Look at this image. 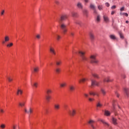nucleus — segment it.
<instances>
[{"instance_id":"55","label":"nucleus","mask_w":129,"mask_h":129,"mask_svg":"<svg viewBox=\"0 0 129 129\" xmlns=\"http://www.w3.org/2000/svg\"><path fill=\"white\" fill-rule=\"evenodd\" d=\"M105 6H106L107 8H108V7H109V4L108 3H106Z\"/></svg>"},{"instance_id":"54","label":"nucleus","mask_w":129,"mask_h":129,"mask_svg":"<svg viewBox=\"0 0 129 129\" xmlns=\"http://www.w3.org/2000/svg\"><path fill=\"white\" fill-rule=\"evenodd\" d=\"M84 96H85V97L87 98L88 97V96H89V95H88V94H87V93H85L84 94Z\"/></svg>"},{"instance_id":"21","label":"nucleus","mask_w":129,"mask_h":129,"mask_svg":"<svg viewBox=\"0 0 129 129\" xmlns=\"http://www.w3.org/2000/svg\"><path fill=\"white\" fill-rule=\"evenodd\" d=\"M72 15L74 18H77L78 14L76 12H72Z\"/></svg>"},{"instance_id":"9","label":"nucleus","mask_w":129,"mask_h":129,"mask_svg":"<svg viewBox=\"0 0 129 129\" xmlns=\"http://www.w3.org/2000/svg\"><path fill=\"white\" fill-rule=\"evenodd\" d=\"M54 108L55 110H59L60 108V104L56 103L54 105Z\"/></svg>"},{"instance_id":"18","label":"nucleus","mask_w":129,"mask_h":129,"mask_svg":"<svg viewBox=\"0 0 129 129\" xmlns=\"http://www.w3.org/2000/svg\"><path fill=\"white\" fill-rule=\"evenodd\" d=\"M89 94L90 95H93V96H95V95H96L97 96H99V94L98 93H96L93 92H90Z\"/></svg>"},{"instance_id":"37","label":"nucleus","mask_w":129,"mask_h":129,"mask_svg":"<svg viewBox=\"0 0 129 129\" xmlns=\"http://www.w3.org/2000/svg\"><path fill=\"white\" fill-rule=\"evenodd\" d=\"M13 45L14 44L12 42H11L7 45V47H8V48H10L11 47H13Z\"/></svg>"},{"instance_id":"36","label":"nucleus","mask_w":129,"mask_h":129,"mask_svg":"<svg viewBox=\"0 0 129 129\" xmlns=\"http://www.w3.org/2000/svg\"><path fill=\"white\" fill-rule=\"evenodd\" d=\"M45 98L47 101H50V99H51V97L50 95H47L46 96Z\"/></svg>"},{"instance_id":"26","label":"nucleus","mask_w":129,"mask_h":129,"mask_svg":"<svg viewBox=\"0 0 129 129\" xmlns=\"http://www.w3.org/2000/svg\"><path fill=\"white\" fill-rule=\"evenodd\" d=\"M90 9L93 10V11L96 9V7H95V6L93 4H90Z\"/></svg>"},{"instance_id":"49","label":"nucleus","mask_w":129,"mask_h":129,"mask_svg":"<svg viewBox=\"0 0 129 129\" xmlns=\"http://www.w3.org/2000/svg\"><path fill=\"white\" fill-rule=\"evenodd\" d=\"M116 8V6L115 5H114V6H112L111 8V9L112 10H114Z\"/></svg>"},{"instance_id":"32","label":"nucleus","mask_w":129,"mask_h":129,"mask_svg":"<svg viewBox=\"0 0 129 129\" xmlns=\"http://www.w3.org/2000/svg\"><path fill=\"white\" fill-rule=\"evenodd\" d=\"M46 93L47 94L49 95L51 93H52V90L50 89H47L46 90Z\"/></svg>"},{"instance_id":"16","label":"nucleus","mask_w":129,"mask_h":129,"mask_svg":"<svg viewBox=\"0 0 129 129\" xmlns=\"http://www.w3.org/2000/svg\"><path fill=\"white\" fill-rule=\"evenodd\" d=\"M92 75L94 78H97V79H99V76L96 73H92Z\"/></svg>"},{"instance_id":"48","label":"nucleus","mask_w":129,"mask_h":129,"mask_svg":"<svg viewBox=\"0 0 129 129\" xmlns=\"http://www.w3.org/2000/svg\"><path fill=\"white\" fill-rule=\"evenodd\" d=\"M37 39H40L41 38V35L40 34H37L36 36Z\"/></svg>"},{"instance_id":"41","label":"nucleus","mask_w":129,"mask_h":129,"mask_svg":"<svg viewBox=\"0 0 129 129\" xmlns=\"http://www.w3.org/2000/svg\"><path fill=\"white\" fill-rule=\"evenodd\" d=\"M19 104V106H21L22 107H23V106H25V102H24L22 103L20 102Z\"/></svg>"},{"instance_id":"15","label":"nucleus","mask_w":129,"mask_h":129,"mask_svg":"<svg viewBox=\"0 0 129 129\" xmlns=\"http://www.w3.org/2000/svg\"><path fill=\"white\" fill-rule=\"evenodd\" d=\"M104 21L106 22V23H108L109 22V19H108V17L105 15H104L103 16Z\"/></svg>"},{"instance_id":"8","label":"nucleus","mask_w":129,"mask_h":129,"mask_svg":"<svg viewBox=\"0 0 129 129\" xmlns=\"http://www.w3.org/2000/svg\"><path fill=\"white\" fill-rule=\"evenodd\" d=\"M69 89L71 92H72L75 90V86H74L73 85H71L69 87Z\"/></svg>"},{"instance_id":"14","label":"nucleus","mask_w":129,"mask_h":129,"mask_svg":"<svg viewBox=\"0 0 129 129\" xmlns=\"http://www.w3.org/2000/svg\"><path fill=\"white\" fill-rule=\"evenodd\" d=\"M112 81L109 79V77H107L103 79L104 82H111Z\"/></svg>"},{"instance_id":"1","label":"nucleus","mask_w":129,"mask_h":129,"mask_svg":"<svg viewBox=\"0 0 129 129\" xmlns=\"http://www.w3.org/2000/svg\"><path fill=\"white\" fill-rule=\"evenodd\" d=\"M58 23L59 24V27L62 31L63 34L65 35L67 31H68V29H67V25L65 24V23L64 22H58Z\"/></svg>"},{"instance_id":"50","label":"nucleus","mask_w":129,"mask_h":129,"mask_svg":"<svg viewBox=\"0 0 129 129\" xmlns=\"http://www.w3.org/2000/svg\"><path fill=\"white\" fill-rule=\"evenodd\" d=\"M4 14H5V10H3V11L1 12V16H4Z\"/></svg>"},{"instance_id":"46","label":"nucleus","mask_w":129,"mask_h":129,"mask_svg":"<svg viewBox=\"0 0 129 129\" xmlns=\"http://www.w3.org/2000/svg\"><path fill=\"white\" fill-rule=\"evenodd\" d=\"M33 86H34L35 88H37L38 87V83H34L33 84Z\"/></svg>"},{"instance_id":"29","label":"nucleus","mask_w":129,"mask_h":129,"mask_svg":"<svg viewBox=\"0 0 129 129\" xmlns=\"http://www.w3.org/2000/svg\"><path fill=\"white\" fill-rule=\"evenodd\" d=\"M124 92L127 96H128V89L124 88Z\"/></svg>"},{"instance_id":"47","label":"nucleus","mask_w":129,"mask_h":129,"mask_svg":"<svg viewBox=\"0 0 129 129\" xmlns=\"http://www.w3.org/2000/svg\"><path fill=\"white\" fill-rule=\"evenodd\" d=\"M88 99L91 102L94 101V99L92 98H89Z\"/></svg>"},{"instance_id":"20","label":"nucleus","mask_w":129,"mask_h":129,"mask_svg":"<svg viewBox=\"0 0 129 129\" xmlns=\"http://www.w3.org/2000/svg\"><path fill=\"white\" fill-rule=\"evenodd\" d=\"M55 71L56 73H57V74H59V73L61 72V69H60V68H56L55 69Z\"/></svg>"},{"instance_id":"62","label":"nucleus","mask_w":129,"mask_h":129,"mask_svg":"<svg viewBox=\"0 0 129 129\" xmlns=\"http://www.w3.org/2000/svg\"><path fill=\"white\" fill-rule=\"evenodd\" d=\"M6 42H7V41H6V40H4V41H2L3 44H5Z\"/></svg>"},{"instance_id":"53","label":"nucleus","mask_w":129,"mask_h":129,"mask_svg":"<svg viewBox=\"0 0 129 129\" xmlns=\"http://www.w3.org/2000/svg\"><path fill=\"white\" fill-rule=\"evenodd\" d=\"M93 11H94V14H95V15H97V11H96V9H95Z\"/></svg>"},{"instance_id":"45","label":"nucleus","mask_w":129,"mask_h":129,"mask_svg":"<svg viewBox=\"0 0 129 129\" xmlns=\"http://www.w3.org/2000/svg\"><path fill=\"white\" fill-rule=\"evenodd\" d=\"M85 81H86V79L84 78V79H82V80H80L79 81V82H85Z\"/></svg>"},{"instance_id":"33","label":"nucleus","mask_w":129,"mask_h":129,"mask_svg":"<svg viewBox=\"0 0 129 129\" xmlns=\"http://www.w3.org/2000/svg\"><path fill=\"white\" fill-rule=\"evenodd\" d=\"M118 34H119V36H120V38H121V39H123L124 37H123V34H122V33H121V32H120V31H119L118 32Z\"/></svg>"},{"instance_id":"44","label":"nucleus","mask_w":129,"mask_h":129,"mask_svg":"<svg viewBox=\"0 0 129 129\" xmlns=\"http://www.w3.org/2000/svg\"><path fill=\"white\" fill-rule=\"evenodd\" d=\"M60 39H61V36H60V35H56V40H57V41H59Z\"/></svg>"},{"instance_id":"3","label":"nucleus","mask_w":129,"mask_h":129,"mask_svg":"<svg viewBox=\"0 0 129 129\" xmlns=\"http://www.w3.org/2000/svg\"><path fill=\"white\" fill-rule=\"evenodd\" d=\"M79 53L80 54V56L83 62H85V61H87V57L85 56V52L79 51Z\"/></svg>"},{"instance_id":"38","label":"nucleus","mask_w":129,"mask_h":129,"mask_svg":"<svg viewBox=\"0 0 129 129\" xmlns=\"http://www.w3.org/2000/svg\"><path fill=\"white\" fill-rule=\"evenodd\" d=\"M96 21L98 23L99 22H100V16L97 15V18H96Z\"/></svg>"},{"instance_id":"23","label":"nucleus","mask_w":129,"mask_h":129,"mask_svg":"<svg viewBox=\"0 0 129 129\" xmlns=\"http://www.w3.org/2000/svg\"><path fill=\"white\" fill-rule=\"evenodd\" d=\"M101 92L103 95H105L106 94V92L105 91V90L104 89L101 88Z\"/></svg>"},{"instance_id":"35","label":"nucleus","mask_w":129,"mask_h":129,"mask_svg":"<svg viewBox=\"0 0 129 129\" xmlns=\"http://www.w3.org/2000/svg\"><path fill=\"white\" fill-rule=\"evenodd\" d=\"M32 112H33V109H32V108L30 107L29 110L27 111V113L28 114H31Z\"/></svg>"},{"instance_id":"30","label":"nucleus","mask_w":129,"mask_h":129,"mask_svg":"<svg viewBox=\"0 0 129 129\" xmlns=\"http://www.w3.org/2000/svg\"><path fill=\"white\" fill-rule=\"evenodd\" d=\"M91 86H94V85H95L96 81L94 80H91Z\"/></svg>"},{"instance_id":"24","label":"nucleus","mask_w":129,"mask_h":129,"mask_svg":"<svg viewBox=\"0 0 129 129\" xmlns=\"http://www.w3.org/2000/svg\"><path fill=\"white\" fill-rule=\"evenodd\" d=\"M104 114L105 115H106V116H109V115H110V112L107 110H105Z\"/></svg>"},{"instance_id":"64","label":"nucleus","mask_w":129,"mask_h":129,"mask_svg":"<svg viewBox=\"0 0 129 129\" xmlns=\"http://www.w3.org/2000/svg\"><path fill=\"white\" fill-rule=\"evenodd\" d=\"M122 78H125V75H123L122 76Z\"/></svg>"},{"instance_id":"58","label":"nucleus","mask_w":129,"mask_h":129,"mask_svg":"<svg viewBox=\"0 0 129 129\" xmlns=\"http://www.w3.org/2000/svg\"><path fill=\"white\" fill-rule=\"evenodd\" d=\"M0 111H1V112H2V113L5 112V111H4V110L3 109H0Z\"/></svg>"},{"instance_id":"13","label":"nucleus","mask_w":129,"mask_h":129,"mask_svg":"<svg viewBox=\"0 0 129 129\" xmlns=\"http://www.w3.org/2000/svg\"><path fill=\"white\" fill-rule=\"evenodd\" d=\"M109 38L111 39V40H117V38H116V36L113 34H111L109 35Z\"/></svg>"},{"instance_id":"5","label":"nucleus","mask_w":129,"mask_h":129,"mask_svg":"<svg viewBox=\"0 0 129 129\" xmlns=\"http://www.w3.org/2000/svg\"><path fill=\"white\" fill-rule=\"evenodd\" d=\"M94 122H95V121L92 119H90L88 121L89 124H90L92 129H96V126L94 124Z\"/></svg>"},{"instance_id":"22","label":"nucleus","mask_w":129,"mask_h":129,"mask_svg":"<svg viewBox=\"0 0 129 129\" xmlns=\"http://www.w3.org/2000/svg\"><path fill=\"white\" fill-rule=\"evenodd\" d=\"M17 95H19V94H20V95H22V94H23V90L18 89L17 90Z\"/></svg>"},{"instance_id":"19","label":"nucleus","mask_w":129,"mask_h":129,"mask_svg":"<svg viewBox=\"0 0 129 129\" xmlns=\"http://www.w3.org/2000/svg\"><path fill=\"white\" fill-rule=\"evenodd\" d=\"M67 84L66 82H62V83L60 84V87L61 88H63V87H66Z\"/></svg>"},{"instance_id":"57","label":"nucleus","mask_w":129,"mask_h":129,"mask_svg":"<svg viewBox=\"0 0 129 129\" xmlns=\"http://www.w3.org/2000/svg\"><path fill=\"white\" fill-rule=\"evenodd\" d=\"M70 34H71V36L72 37H73V36H74V33L71 32Z\"/></svg>"},{"instance_id":"39","label":"nucleus","mask_w":129,"mask_h":129,"mask_svg":"<svg viewBox=\"0 0 129 129\" xmlns=\"http://www.w3.org/2000/svg\"><path fill=\"white\" fill-rule=\"evenodd\" d=\"M7 79L9 82H12V81H13V78L10 77H7Z\"/></svg>"},{"instance_id":"61","label":"nucleus","mask_w":129,"mask_h":129,"mask_svg":"<svg viewBox=\"0 0 129 129\" xmlns=\"http://www.w3.org/2000/svg\"><path fill=\"white\" fill-rule=\"evenodd\" d=\"M115 13V12H114V11H112V12H111V15H114Z\"/></svg>"},{"instance_id":"60","label":"nucleus","mask_w":129,"mask_h":129,"mask_svg":"<svg viewBox=\"0 0 129 129\" xmlns=\"http://www.w3.org/2000/svg\"><path fill=\"white\" fill-rule=\"evenodd\" d=\"M124 15L126 16V17H128V14L127 13H123Z\"/></svg>"},{"instance_id":"12","label":"nucleus","mask_w":129,"mask_h":129,"mask_svg":"<svg viewBox=\"0 0 129 129\" xmlns=\"http://www.w3.org/2000/svg\"><path fill=\"white\" fill-rule=\"evenodd\" d=\"M49 51L50 53L53 55H56V51H55V49L53 47H51L49 49Z\"/></svg>"},{"instance_id":"56","label":"nucleus","mask_w":129,"mask_h":129,"mask_svg":"<svg viewBox=\"0 0 129 129\" xmlns=\"http://www.w3.org/2000/svg\"><path fill=\"white\" fill-rule=\"evenodd\" d=\"M120 10L121 11V12H122V11H124V7H122L121 8H120Z\"/></svg>"},{"instance_id":"17","label":"nucleus","mask_w":129,"mask_h":129,"mask_svg":"<svg viewBox=\"0 0 129 129\" xmlns=\"http://www.w3.org/2000/svg\"><path fill=\"white\" fill-rule=\"evenodd\" d=\"M39 72V67H35L33 68V72L34 73H37V72Z\"/></svg>"},{"instance_id":"27","label":"nucleus","mask_w":129,"mask_h":129,"mask_svg":"<svg viewBox=\"0 0 129 129\" xmlns=\"http://www.w3.org/2000/svg\"><path fill=\"white\" fill-rule=\"evenodd\" d=\"M90 38L91 40H94V34H93V33L90 32Z\"/></svg>"},{"instance_id":"63","label":"nucleus","mask_w":129,"mask_h":129,"mask_svg":"<svg viewBox=\"0 0 129 129\" xmlns=\"http://www.w3.org/2000/svg\"><path fill=\"white\" fill-rule=\"evenodd\" d=\"M16 126L13 125V129H16Z\"/></svg>"},{"instance_id":"42","label":"nucleus","mask_w":129,"mask_h":129,"mask_svg":"<svg viewBox=\"0 0 129 129\" xmlns=\"http://www.w3.org/2000/svg\"><path fill=\"white\" fill-rule=\"evenodd\" d=\"M0 127L2 129L6 128V124H2L0 126Z\"/></svg>"},{"instance_id":"25","label":"nucleus","mask_w":129,"mask_h":129,"mask_svg":"<svg viewBox=\"0 0 129 129\" xmlns=\"http://www.w3.org/2000/svg\"><path fill=\"white\" fill-rule=\"evenodd\" d=\"M83 13L85 16H87V15H88V11L87 9L83 10Z\"/></svg>"},{"instance_id":"51","label":"nucleus","mask_w":129,"mask_h":129,"mask_svg":"<svg viewBox=\"0 0 129 129\" xmlns=\"http://www.w3.org/2000/svg\"><path fill=\"white\" fill-rule=\"evenodd\" d=\"M95 85L96 86H99V83L97 82V81H96V83L95 84Z\"/></svg>"},{"instance_id":"11","label":"nucleus","mask_w":129,"mask_h":129,"mask_svg":"<svg viewBox=\"0 0 129 129\" xmlns=\"http://www.w3.org/2000/svg\"><path fill=\"white\" fill-rule=\"evenodd\" d=\"M77 7L78 8V9H80V10H82L83 9V5H82V3L80 2H78L77 4Z\"/></svg>"},{"instance_id":"34","label":"nucleus","mask_w":129,"mask_h":129,"mask_svg":"<svg viewBox=\"0 0 129 129\" xmlns=\"http://www.w3.org/2000/svg\"><path fill=\"white\" fill-rule=\"evenodd\" d=\"M61 64H62V61L61 60L56 61V65L57 66H59V65H61Z\"/></svg>"},{"instance_id":"52","label":"nucleus","mask_w":129,"mask_h":129,"mask_svg":"<svg viewBox=\"0 0 129 129\" xmlns=\"http://www.w3.org/2000/svg\"><path fill=\"white\" fill-rule=\"evenodd\" d=\"M95 85L96 86H99V83L97 82V81H96V83L95 84Z\"/></svg>"},{"instance_id":"4","label":"nucleus","mask_w":129,"mask_h":129,"mask_svg":"<svg viewBox=\"0 0 129 129\" xmlns=\"http://www.w3.org/2000/svg\"><path fill=\"white\" fill-rule=\"evenodd\" d=\"M67 19V16L63 15H61L58 20V23H64V21H66Z\"/></svg>"},{"instance_id":"31","label":"nucleus","mask_w":129,"mask_h":129,"mask_svg":"<svg viewBox=\"0 0 129 129\" xmlns=\"http://www.w3.org/2000/svg\"><path fill=\"white\" fill-rule=\"evenodd\" d=\"M5 42H9L10 41V37L8 36H6L5 37Z\"/></svg>"},{"instance_id":"2","label":"nucleus","mask_w":129,"mask_h":129,"mask_svg":"<svg viewBox=\"0 0 129 129\" xmlns=\"http://www.w3.org/2000/svg\"><path fill=\"white\" fill-rule=\"evenodd\" d=\"M91 63H94L97 64L99 61L96 59V54H92L90 56Z\"/></svg>"},{"instance_id":"6","label":"nucleus","mask_w":129,"mask_h":129,"mask_svg":"<svg viewBox=\"0 0 129 129\" xmlns=\"http://www.w3.org/2000/svg\"><path fill=\"white\" fill-rule=\"evenodd\" d=\"M99 121H101V122H102V123H103V124H104V125H107V126H108V127H109V129H112V127H111L110 125H109L108 123H107V122L105 121V120H104V119H100Z\"/></svg>"},{"instance_id":"28","label":"nucleus","mask_w":129,"mask_h":129,"mask_svg":"<svg viewBox=\"0 0 129 129\" xmlns=\"http://www.w3.org/2000/svg\"><path fill=\"white\" fill-rule=\"evenodd\" d=\"M75 24H76L77 25H79V26H82V22L80 21H75Z\"/></svg>"},{"instance_id":"43","label":"nucleus","mask_w":129,"mask_h":129,"mask_svg":"<svg viewBox=\"0 0 129 129\" xmlns=\"http://www.w3.org/2000/svg\"><path fill=\"white\" fill-rule=\"evenodd\" d=\"M103 8V7L101 5H99L98 6V10H99V11H101V10H102Z\"/></svg>"},{"instance_id":"59","label":"nucleus","mask_w":129,"mask_h":129,"mask_svg":"<svg viewBox=\"0 0 129 129\" xmlns=\"http://www.w3.org/2000/svg\"><path fill=\"white\" fill-rule=\"evenodd\" d=\"M24 111H25V112H26V113H28V110H27V109L25 108Z\"/></svg>"},{"instance_id":"7","label":"nucleus","mask_w":129,"mask_h":129,"mask_svg":"<svg viewBox=\"0 0 129 129\" xmlns=\"http://www.w3.org/2000/svg\"><path fill=\"white\" fill-rule=\"evenodd\" d=\"M68 113L70 114L71 116H74L76 114V110L73 109L72 111L71 110H68L67 111Z\"/></svg>"},{"instance_id":"40","label":"nucleus","mask_w":129,"mask_h":129,"mask_svg":"<svg viewBox=\"0 0 129 129\" xmlns=\"http://www.w3.org/2000/svg\"><path fill=\"white\" fill-rule=\"evenodd\" d=\"M102 106V105L101 104V103H100V102H98L97 104V107H101Z\"/></svg>"},{"instance_id":"10","label":"nucleus","mask_w":129,"mask_h":129,"mask_svg":"<svg viewBox=\"0 0 129 129\" xmlns=\"http://www.w3.org/2000/svg\"><path fill=\"white\" fill-rule=\"evenodd\" d=\"M112 123L114 124V125H117V119L113 117L112 118Z\"/></svg>"}]
</instances>
